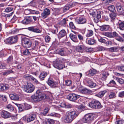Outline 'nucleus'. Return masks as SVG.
<instances>
[{"mask_svg":"<svg viewBox=\"0 0 124 124\" xmlns=\"http://www.w3.org/2000/svg\"><path fill=\"white\" fill-rule=\"evenodd\" d=\"M78 114V112L75 111L67 112L63 117V121L65 123H71Z\"/></svg>","mask_w":124,"mask_h":124,"instance_id":"nucleus-1","label":"nucleus"},{"mask_svg":"<svg viewBox=\"0 0 124 124\" xmlns=\"http://www.w3.org/2000/svg\"><path fill=\"white\" fill-rule=\"evenodd\" d=\"M66 60L62 58H57L55 61L54 62L53 66L56 68L58 69H62L64 67V66L62 63L65 62Z\"/></svg>","mask_w":124,"mask_h":124,"instance_id":"nucleus-2","label":"nucleus"},{"mask_svg":"<svg viewBox=\"0 0 124 124\" xmlns=\"http://www.w3.org/2000/svg\"><path fill=\"white\" fill-rule=\"evenodd\" d=\"M31 97L32 100L34 102L39 101L43 99L49 98L44 93H35Z\"/></svg>","mask_w":124,"mask_h":124,"instance_id":"nucleus-3","label":"nucleus"},{"mask_svg":"<svg viewBox=\"0 0 124 124\" xmlns=\"http://www.w3.org/2000/svg\"><path fill=\"white\" fill-rule=\"evenodd\" d=\"M94 118V115L92 113L86 114L83 118L85 123H90Z\"/></svg>","mask_w":124,"mask_h":124,"instance_id":"nucleus-4","label":"nucleus"},{"mask_svg":"<svg viewBox=\"0 0 124 124\" xmlns=\"http://www.w3.org/2000/svg\"><path fill=\"white\" fill-rule=\"evenodd\" d=\"M89 105L90 107L95 108H99L102 107L99 102L95 100H93L90 102L89 103Z\"/></svg>","mask_w":124,"mask_h":124,"instance_id":"nucleus-5","label":"nucleus"},{"mask_svg":"<svg viewBox=\"0 0 124 124\" xmlns=\"http://www.w3.org/2000/svg\"><path fill=\"white\" fill-rule=\"evenodd\" d=\"M76 50L78 52L82 53L84 52L85 50L87 52H90L92 50V49L87 48L84 45H81L77 46Z\"/></svg>","mask_w":124,"mask_h":124,"instance_id":"nucleus-6","label":"nucleus"},{"mask_svg":"<svg viewBox=\"0 0 124 124\" xmlns=\"http://www.w3.org/2000/svg\"><path fill=\"white\" fill-rule=\"evenodd\" d=\"M34 89V87L32 84L29 83L26 85L24 86V91L25 92L29 93L32 92Z\"/></svg>","mask_w":124,"mask_h":124,"instance_id":"nucleus-7","label":"nucleus"},{"mask_svg":"<svg viewBox=\"0 0 124 124\" xmlns=\"http://www.w3.org/2000/svg\"><path fill=\"white\" fill-rule=\"evenodd\" d=\"M22 43L23 46L25 48L30 47L32 44L31 41L26 38L23 39L22 41Z\"/></svg>","mask_w":124,"mask_h":124,"instance_id":"nucleus-8","label":"nucleus"},{"mask_svg":"<svg viewBox=\"0 0 124 124\" xmlns=\"http://www.w3.org/2000/svg\"><path fill=\"white\" fill-rule=\"evenodd\" d=\"M18 39V38L17 36L10 37L6 39V43L11 44L15 43L17 41Z\"/></svg>","mask_w":124,"mask_h":124,"instance_id":"nucleus-9","label":"nucleus"},{"mask_svg":"<svg viewBox=\"0 0 124 124\" xmlns=\"http://www.w3.org/2000/svg\"><path fill=\"white\" fill-rule=\"evenodd\" d=\"M116 7L118 12L121 15H124V7L122 6L119 3H117Z\"/></svg>","mask_w":124,"mask_h":124,"instance_id":"nucleus-10","label":"nucleus"},{"mask_svg":"<svg viewBox=\"0 0 124 124\" xmlns=\"http://www.w3.org/2000/svg\"><path fill=\"white\" fill-rule=\"evenodd\" d=\"M36 117V115L34 114L27 116L25 117H23V120L26 119L27 122H30L33 121Z\"/></svg>","mask_w":124,"mask_h":124,"instance_id":"nucleus-11","label":"nucleus"},{"mask_svg":"<svg viewBox=\"0 0 124 124\" xmlns=\"http://www.w3.org/2000/svg\"><path fill=\"white\" fill-rule=\"evenodd\" d=\"M80 95L75 93H70L68 97V98L70 101H75L80 97Z\"/></svg>","mask_w":124,"mask_h":124,"instance_id":"nucleus-12","label":"nucleus"},{"mask_svg":"<svg viewBox=\"0 0 124 124\" xmlns=\"http://www.w3.org/2000/svg\"><path fill=\"white\" fill-rule=\"evenodd\" d=\"M50 10L46 8L41 13V17L43 19H45L50 15Z\"/></svg>","mask_w":124,"mask_h":124,"instance_id":"nucleus-13","label":"nucleus"},{"mask_svg":"<svg viewBox=\"0 0 124 124\" xmlns=\"http://www.w3.org/2000/svg\"><path fill=\"white\" fill-rule=\"evenodd\" d=\"M58 53V54L61 56L66 55L70 53V51L66 48L61 49L59 51Z\"/></svg>","mask_w":124,"mask_h":124,"instance_id":"nucleus-14","label":"nucleus"},{"mask_svg":"<svg viewBox=\"0 0 124 124\" xmlns=\"http://www.w3.org/2000/svg\"><path fill=\"white\" fill-rule=\"evenodd\" d=\"M0 114L3 118H7L11 116V114L8 112L4 110H2L0 112Z\"/></svg>","mask_w":124,"mask_h":124,"instance_id":"nucleus-15","label":"nucleus"},{"mask_svg":"<svg viewBox=\"0 0 124 124\" xmlns=\"http://www.w3.org/2000/svg\"><path fill=\"white\" fill-rule=\"evenodd\" d=\"M27 29L29 31L37 33H40L41 32L39 28L36 26H31L28 27Z\"/></svg>","mask_w":124,"mask_h":124,"instance_id":"nucleus-16","label":"nucleus"},{"mask_svg":"<svg viewBox=\"0 0 124 124\" xmlns=\"http://www.w3.org/2000/svg\"><path fill=\"white\" fill-rule=\"evenodd\" d=\"M9 96L11 99L13 100H18L19 98L21 97L20 95H18L16 93H10Z\"/></svg>","mask_w":124,"mask_h":124,"instance_id":"nucleus-17","label":"nucleus"},{"mask_svg":"<svg viewBox=\"0 0 124 124\" xmlns=\"http://www.w3.org/2000/svg\"><path fill=\"white\" fill-rule=\"evenodd\" d=\"M32 21L31 17L27 16L25 17L24 19L21 21L22 23L24 24H27L30 23Z\"/></svg>","mask_w":124,"mask_h":124,"instance_id":"nucleus-18","label":"nucleus"},{"mask_svg":"<svg viewBox=\"0 0 124 124\" xmlns=\"http://www.w3.org/2000/svg\"><path fill=\"white\" fill-rule=\"evenodd\" d=\"M77 22L78 24H82L86 22V19L85 18L81 16L77 18L76 19Z\"/></svg>","mask_w":124,"mask_h":124,"instance_id":"nucleus-19","label":"nucleus"},{"mask_svg":"<svg viewBox=\"0 0 124 124\" xmlns=\"http://www.w3.org/2000/svg\"><path fill=\"white\" fill-rule=\"evenodd\" d=\"M79 90L80 92L82 93H91L92 92V91L90 90H88L85 88L83 87H79Z\"/></svg>","mask_w":124,"mask_h":124,"instance_id":"nucleus-20","label":"nucleus"},{"mask_svg":"<svg viewBox=\"0 0 124 124\" xmlns=\"http://www.w3.org/2000/svg\"><path fill=\"white\" fill-rule=\"evenodd\" d=\"M66 35V32L65 30H61L57 34L58 38L60 39L61 38L65 36Z\"/></svg>","mask_w":124,"mask_h":124,"instance_id":"nucleus-21","label":"nucleus"},{"mask_svg":"<svg viewBox=\"0 0 124 124\" xmlns=\"http://www.w3.org/2000/svg\"><path fill=\"white\" fill-rule=\"evenodd\" d=\"M47 84L52 87H55L56 86L57 84L52 80L49 79L48 81Z\"/></svg>","mask_w":124,"mask_h":124,"instance_id":"nucleus-22","label":"nucleus"},{"mask_svg":"<svg viewBox=\"0 0 124 124\" xmlns=\"http://www.w3.org/2000/svg\"><path fill=\"white\" fill-rule=\"evenodd\" d=\"M86 84L89 86L93 88L95 87L96 85V84L93 83L92 81L89 79H87L86 80Z\"/></svg>","mask_w":124,"mask_h":124,"instance_id":"nucleus-23","label":"nucleus"},{"mask_svg":"<svg viewBox=\"0 0 124 124\" xmlns=\"http://www.w3.org/2000/svg\"><path fill=\"white\" fill-rule=\"evenodd\" d=\"M54 120L51 119H46L43 122V124H54Z\"/></svg>","mask_w":124,"mask_h":124,"instance_id":"nucleus-24","label":"nucleus"},{"mask_svg":"<svg viewBox=\"0 0 124 124\" xmlns=\"http://www.w3.org/2000/svg\"><path fill=\"white\" fill-rule=\"evenodd\" d=\"M96 41L95 40L92 39H87L86 40V43L90 45H92L94 44L96 42Z\"/></svg>","mask_w":124,"mask_h":124,"instance_id":"nucleus-25","label":"nucleus"},{"mask_svg":"<svg viewBox=\"0 0 124 124\" xmlns=\"http://www.w3.org/2000/svg\"><path fill=\"white\" fill-rule=\"evenodd\" d=\"M109 28V26L108 25H103L100 27L101 30L102 31L108 30Z\"/></svg>","mask_w":124,"mask_h":124,"instance_id":"nucleus-26","label":"nucleus"},{"mask_svg":"<svg viewBox=\"0 0 124 124\" xmlns=\"http://www.w3.org/2000/svg\"><path fill=\"white\" fill-rule=\"evenodd\" d=\"M69 36L71 39L73 41L75 42H78V40L76 35L71 33L70 34Z\"/></svg>","mask_w":124,"mask_h":124,"instance_id":"nucleus-27","label":"nucleus"},{"mask_svg":"<svg viewBox=\"0 0 124 124\" xmlns=\"http://www.w3.org/2000/svg\"><path fill=\"white\" fill-rule=\"evenodd\" d=\"M47 75V73L46 72H42L40 75L39 78L41 80H43Z\"/></svg>","mask_w":124,"mask_h":124,"instance_id":"nucleus-28","label":"nucleus"},{"mask_svg":"<svg viewBox=\"0 0 124 124\" xmlns=\"http://www.w3.org/2000/svg\"><path fill=\"white\" fill-rule=\"evenodd\" d=\"M0 90L1 91H4L8 90V87L7 85L1 84L0 85Z\"/></svg>","mask_w":124,"mask_h":124,"instance_id":"nucleus-29","label":"nucleus"},{"mask_svg":"<svg viewBox=\"0 0 124 124\" xmlns=\"http://www.w3.org/2000/svg\"><path fill=\"white\" fill-rule=\"evenodd\" d=\"M9 111H12L14 110V108L10 104H9L7 105L5 107Z\"/></svg>","mask_w":124,"mask_h":124,"instance_id":"nucleus-30","label":"nucleus"},{"mask_svg":"<svg viewBox=\"0 0 124 124\" xmlns=\"http://www.w3.org/2000/svg\"><path fill=\"white\" fill-rule=\"evenodd\" d=\"M108 50L109 51L111 52H116L118 51V48L116 47H112L109 48Z\"/></svg>","mask_w":124,"mask_h":124,"instance_id":"nucleus-31","label":"nucleus"},{"mask_svg":"<svg viewBox=\"0 0 124 124\" xmlns=\"http://www.w3.org/2000/svg\"><path fill=\"white\" fill-rule=\"evenodd\" d=\"M108 9L111 12H114L116 11L114 6L113 5H111L108 6Z\"/></svg>","mask_w":124,"mask_h":124,"instance_id":"nucleus-32","label":"nucleus"},{"mask_svg":"<svg viewBox=\"0 0 124 124\" xmlns=\"http://www.w3.org/2000/svg\"><path fill=\"white\" fill-rule=\"evenodd\" d=\"M118 23L120 29L122 30H124V23L122 22H119Z\"/></svg>","mask_w":124,"mask_h":124,"instance_id":"nucleus-33","label":"nucleus"},{"mask_svg":"<svg viewBox=\"0 0 124 124\" xmlns=\"http://www.w3.org/2000/svg\"><path fill=\"white\" fill-rule=\"evenodd\" d=\"M101 15L100 14H98L96 16V17L94 19V21L96 23H97L98 22L99 20L101 18Z\"/></svg>","mask_w":124,"mask_h":124,"instance_id":"nucleus-34","label":"nucleus"},{"mask_svg":"<svg viewBox=\"0 0 124 124\" xmlns=\"http://www.w3.org/2000/svg\"><path fill=\"white\" fill-rule=\"evenodd\" d=\"M93 34V32L92 30H88L86 36L88 37L92 36Z\"/></svg>","mask_w":124,"mask_h":124,"instance_id":"nucleus-35","label":"nucleus"},{"mask_svg":"<svg viewBox=\"0 0 124 124\" xmlns=\"http://www.w3.org/2000/svg\"><path fill=\"white\" fill-rule=\"evenodd\" d=\"M96 70L93 69H90L89 71V74L91 76H93L96 73Z\"/></svg>","mask_w":124,"mask_h":124,"instance_id":"nucleus-36","label":"nucleus"},{"mask_svg":"<svg viewBox=\"0 0 124 124\" xmlns=\"http://www.w3.org/2000/svg\"><path fill=\"white\" fill-rule=\"evenodd\" d=\"M108 74L107 73L105 72H104L102 74V77L101 78V80H105L107 77Z\"/></svg>","mask_w":124,"mask_h":124,"instance_id":"nucleus-37","label":"nucleus"},{"mask_svg":"<svg viewBox=\"0 0 124 124\" xmlns=\"http://www.w3.org/2000/svg\"><path fill=\"white\" fill-rule=\"evenodd\" d=\"M23 54L24 55H28L30 54V53L29 50L26 49L23 51Z\"/></svg>","mask_w":124,"mask_h":124,"instance_id":"nucleus-38","label":"nucleus"},{"mask_svg":"<svg viewBox=\"0 0 124 124\" xmlns=\"http://www.w3.org/2000/svg\"><path fill=\"white\" fill-rule=\"evenodd\" d=\"M116 79L117 81L120 84H124V80L122 78H116Z\"/></svg>","mask_w":124,"mask_h":124,"instance_id":"nucleus-39","label":"nucleus"},{"mask_svg":"<svg viewBox=\"0 0 124 124\" xmlns=\"http://www.w3.org/2000/svg\"><path fill=\"white\" fill-rule=\"evenodd\" d=\"M84 62V60L81 59H78L76 60L75 62L78 64L83 63Z\"/></svg>","mask_w":124,"mask_h":124,"instance_id":"nucleus-40","label":"nucleus"},{"mask_svg":"<svg viewBox=\"0 0 124 124\" xmlns=\"http://www.w3.org/2000/svg\"><path fill=\"white\" fill-rule=\"evenodd\" d=\"M116 15L115 13H112L109 15V16L111 19L112 20H114L115 19Z\"/></svg>","mask_w":124,"mask_h":124,"instance_id":"nucleus-41","label":"nucleus"},{"mask_svg":"<svg viewBox=\"0 0 124 124\" xmlns=\"http://www.w3.org/2000/svg\"><path fill=\"white\" fill-rule=\"evenodd\" d=\"M84 106L82 104H81L78 107V109L80 111H82L84 109Z\"/></svg>","mask_w":124,"mask_h":124,"instance_id":"nucleus-42","label":"nucleus"},{"mask_svg":"<svg viewBox=\"0 0 124 124\" xmlns=\"http://www.w3.org/2000/svg\"><path fill=\"white\" fill-rule=\"evenodd\" d=\"M70 27L71 29H76V27L74 26L73 23L72 22H71L69 23Z\"/></svg>","mask_w":124,"mask_h":124,"instance_id":"nucleus-43","label":"nucleus"},{"mask_svg":"<svg viewBox=\"0 0 124 124\" xmlns=\"http://www.w3.org/2000/svg\"><path fill=\"white\" fill-rule=\"evenodd\" d=\"M13 8L12 7H8L7 8L5 9V11L7 12H9L12 11Z\"/></svg>","mask_w":124,"mask_h":124,"instance_id":"nucleus-44","label":"nucleus"},{"mask_svg":"<svg viewBox=\"0 0 124 124\" xmlns=\"http://www.w3.org/2000/svg\"><path fill=\"white\" fill-rule=\"evenodd\" d=\"M13 72V71L12 70H8L4 72L3 75H7Z\"/></svg>","mask_w":124,"mask_h":124,"instance_id":"nucleus-45","label":"nucleus"},{"mask_svg":"<svg viewBox=\"0 0 124 124\" xmlns=\"http://www.w3.org/2000/svg\"><path fill=\"white\" fill-rule=\"evenodd\" d=\"M107 37H110L112 38L113 37L112 33L108 32L105 33Z\"/></svg>","mask_w":124,"mask_h":124,"instance_id":"nucleus-46","label":"nucleus"},{"mask_svg":"<svg viewBox=\"0 0 124 124\" xmlns=\"http://www.w3.org/2000/svg\"><path fill=\"white\" fill-rule=\"evenodd\" d=\"M124 121L121 120H117L115 122V124H123Z\"/></svg>","mask_w":124,"mask_h":124,"instance_id":"nucleus-47","label":"nucleus"},{"mask_svg":"<svg viewBox=\"0 0 124 124\" xmlns=\"http://www.w3.org/2000/svg\"><path fill=\"white\" fill-rule=\"evenodd\" d=\"M0 98L2 99L4 101H6L7 100V98L6 96H3V95H0Z\"/></svg>","mask_w":124,"mask_h":124,"instance_id":"nucleus-48","label":"nucleus"},{"mask_svg":"<svg viewBox=\"0 0 124 124\" xmlns=\"http://www.w3.org/2000/svg\"><path fill=\"white\" fill-rule=\"evenodd\" d=\"M98 38L99 42L103 43H105L106 42V40L101 37H98Z\"/></svg>","mask_w":124,"mask_h":124,"instance_id":"nucleus-49","label":"nucleus"},{"mask_svg":"<svg viewBox=\"0 0 124 124\" xmlns=\"http://www.w3.org/2000/svg\"><path fill=\"white\" fill-rule=\"evenodd\" d=\"M49 110L48 108L47 107H46L44 110V112L43 113L44 115H45L48 112Z\"/></svg>","mask_w":124,"mask_h":124,"instance_id":"nucleus-50","label":"nucleus"},{"mask_svg":"<svg viewBox=\"0 0 124 124\" xmlns=\"http://www.w3.org/2000/svg\"><path fill=\"white\" fill-rule=\"evenodd\" d=\"M13 14V12H12L11 13L8 14H5L3 16L6 18H9Z\"/></svg>","mask_w":124,"mask_h":124,"instance_id":"nucleus-51","label":"nucleus"},{"mask_svg":"<svg viewBox=\"0 0 124 124\" xmlns=\"http://www.w3.org/2000/svg\"><path fill=\"white\" fill-rule=\"evenodd\" d=\"M65 84L67 86H70L71 84V81L69 80H66L65 81Z\"/></svg>","mask_w":124,"mask_h":124,"instance_id":"nucleus-52","label":"nucleus"},{"mask_svg":"<svg viewBox=\"0 0 124 124\" xmlns=\"http://www.w3.org/2000/svg\"><path fill=\"white\" fill-rule=\"evenodd\" d=\"M13 57L12 56H10L7 60V62L8 63L12 62V61Z\"/></svg>","mask_w":124,"mask_h":124,"instance_id":"nucleus-53","label":"nucleus"},{"mask_svg":"<svg viewBox=\"0 0 124 124\" xmlns=\"http://www.w3.org/2000/svg\"><path fill=\"white\" fill-rule=\"evenodd\" d=\"M116 39L118 41L121 42H124V40L122 38L120 37H117L116 38Z\"/></svg>","mask_w":124,"mask_h":124,"instance_id":"nucleus-54","label":"nucleus"},{"mask_svg":"<svg viewBox=\"0 0 124 124\" xmlns=\"http://www.w3.org/2000/svg\"><path fill=\"white\" fill-rule=\"evenodd\" d=\"M109 96L110 98H113L115 97L116 96L115 93H110Z\"/></svg>","mask_w":124,"mask_h":124,"instance_id":"nucleus-55","label":"nucleus"},{"mask_svg":"<svg viewBox=\"0 0 124 124\" xmlns=\"http://www.w3.org/2000/svg\"><path fill=\"white\" fill-rule=\"evenodd\" d=\"M84 121V119L83 118L77 122L76 124H82L83 123H85Z\"/></svg>","mask_w":124,"mask_h":124,"instance_id":"nucleus-56","label":"nucleus"},{"mask_svg":"<svg viewBox=\"0 0 124 124\" xmlns=\"http://www.w3.org/2000/svg\"><path fill=\"white\" fill-rule=\"evenodd\" d=\"M70 8L69 6L67 5L65 6L63 8L64 11H66L67 10H69Z\"/></svg>","mask_w":124,"mask_h":124,"instance_id":"nucleus-57","label":"nucleus"},{"mask_svg":"<svg viewBox=\"0 0 124 124\" xmlns=\"http://www.w3.org/2000/svg\"><path fill=\"white\" fill-rule=\"evenodd\" d=\"M50 40V38L49 36H46L45 38V40L46 42H48Z\"/></svg>","mask_w":124,"mask_h":124,"instance_id":"nucleus-58","label":"nucleus"},{"mask_svg":"<svg viewBox=\"0 0 124 124\" xmlns=\"http://www.w3.org/2000/svg\"><path fill=\"white\" fill-rule=\"evenodd\" d=\"M118 70L120 71H124V66H122L118 67Z\"/></svg>","mask_w":124,"mask_h":124,"instance_id":"nucleus-59","label":"nucleus"},{"mask_svg":"<svg viewBox=\"0 0 124 124\" xmlns=\"http://www.w3.org/2000/svg\"><path fill=\"white\" fill-rule=\"evenodd\" d=\"M105 93H97L95 96L101 98L103 96Z\"/></svg>","mask_w":124,"mask_h":124,"instance_id":"nucleus-60","label":"nucleus"},{"mask_svg":"<svg viewBox=\"0 0 124 124\" xmlns=\"http://www.w3.org/2000/svg\"><path fill=\"white\" fill-rule=\"evenodd\" d=\"M78 37L79 39L80 40H83V37L81 35L78 34Z\"/></svg>","mask_w":124,"mask_h":124,"instance_id":"nucleus-61","label":"nucleus"},{"mask_svg":"<svg viewBox=\"0 0 124 124\" xmlns=\"http://www.w3.org/2000/svg\"><path fill=\"white\" fill-rule=\"evenodd\" d=\"M66 20L64 19H63L61 21V23L62 25L65 24L66 23Z\"/></svg>","mask_w":124,"mask_h":124,"instance_id":"nucleus-62","label":"nucleus"},{"mask_svg":"<svg viewBox=\"0 0 124 124\" xmlns=\"http://www.w3.org/2000/svg\"><path fill=\"white\" fill-rule=\"evenodd\" d=\"M35 78L33 77L32 76L30 75V78L29 80H31L33 81V80H34V79Z\"/></svg>","mask_w":124,"mask_h":124,"instance_id":"nucleus-63","label":"nucleus"},{"mask_svg":"<svg viewBox=\"0 0 124 124\" xmlns=\"http://www.w3.org/2000/svg\"><path fill=\"white\" fill-rule=\"evenodd\" d=\"M112 33L113 37H117L118 36V34L116 32H113Z\"/></svg>","mask_w":124,"mask_h":124,"instance_id":"nucleus-64","label":"nucleus"}]
</instances>
